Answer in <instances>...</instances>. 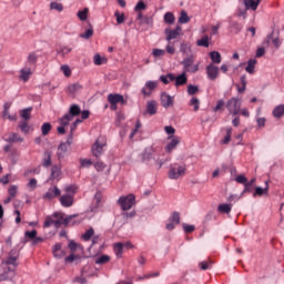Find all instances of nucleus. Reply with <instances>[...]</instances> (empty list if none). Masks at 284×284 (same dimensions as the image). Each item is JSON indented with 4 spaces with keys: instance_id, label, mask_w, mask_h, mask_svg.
Here are the masks:
<instances>
[{
    "instance_id": "412c9836",
    "label": "nucleus",
    "mask_w": 284,
    "mask_h": 284,
    "mask_svg": "<svg viewBox=\"0 0 284 284\" xmlns=\"http://www.w3.org/2000/svg\"><path fill=\"white\" fill-rule=\"evenodd\" d=\"M19 258V254L16 253L14 250L10 252V255L6 260L7 265H13V267H17L19 264L17 263V260Z\"/></svg>"
},
{
    "instance_id": "8fccbe9b",
    "label": "nucleus",
    "mask_w": 284,
    "mask_h": 284,
    "mask_svg": "<svg viewBox=\"0 0 284 284\" xmlns=\"http://www.w3.org/2000/svg\"><path fill=\"white\" fill-rule=\"evenodd\" d=\"M68 247L69 250H71V252H77V250H83V246L74 241H70Z\"/></svg>"
},
{
    "instance_id": "f3484780",
    "label": "nucleus",
    "mask_w": 284,
    "mask_h": 284,
    "mask_svg": "<svg viewBox=\"0 0 284 284\" xmlns=\"http://www.w3.org/2000/svg\"><path fill=\"white\" fill-rule=\"evenodd\" d=\"M77 216H79V214L68 215L64 217V220H54L53 225L57 230H59L61 225H70V221H72V219H77Z\"/></svg>"
},
{
    "instance_id": "774afa93",
    "label": "nucleus",
    "mask_w": 284,
    "mask_h": 284,
    "mask_svg": "<svg viewBox=\"0 0 284 284\" xmlns=\"http://www.w3.org/2000/svg\"><path fill=\"white\" fill-rule=\"evenodd\" d=\"M80 165L81 168H90V165H92V160L80 159Z\"/></svg>"
},
{
    "instance_id": "f03ea898",
    "label": "nucleus",
    "mask_w": 284,
    "mask_h": 284,
    "mask_svg": "<svg viewBox=\"0 0 284 284\" xmlns=\"http://www.w3.org/2000/svg\"><path fill=\"white\" fill-rule=\"evenodd\" d=\"M187 168L181 164H171L169 171V179L176 181V179H181V176H185Z\"/></svg>"
},
{
    "instance_id": "a878e982",
    "label": "nucleus",
    "mask_w": 284,
    "mask_h": 284,
    "mask_svg": "<svg viewBox=\"0 0 284 284\" xmlns=\"http://www.w3.org/2000/svg\"><path fill=\"white\" fill-rule=\"evenodd\" d=\"M103 196L100 192H97L93 199V203H97V206H90V212H98V210L101 207V201Z\"/></svg>"
},
{
    "instance_id": "338daca9",
    "label": "nucleus",
    "mask_w": 284,
    "mask_h": 284,
    "mask_svg": "<svg viewBox=\"0 0 284 284\" xmlns=\"http://www.w3.org/2000/svg\"><path fill=\"white\" fill-rule=\"evenodd\" d=\"M51 225H54V219H52V216H47L44 220L43 227H51Z\"/></svg>"
},
{
    "instance_id": "7c9ffc66",
    "label": "nucleus",
    "mask_w": 284,
    "mask_h": 284,
    "mask_svg": "<svg viewBox=\"0 0 284 284\" xmlns=\"http://www.w3.org/2000/svg\"><path fill=\"white\" fill-rule=\"evenodd\" d=\"M210 59L212 63L219 64L223 59L221 58V53L219 51H211L210 52Z\"/></svg>"
},
{
    "instance_id": "58836bf2",
    "label": "nucleus",
    "mask_w": 284,
    "mask_h": 284,
    "mask_svg": "<svg viewBox=\"0 0 284 284\" xmlns=\"http://www.w3.org/2000/svg\"><path fill=\"white\" fill-rule=\"evenodd\" d=\"M230 28H231V30H233V32H235V34H239V32H241V30H243V26H241V23H239L236 21H231Z\"/></svg>"
},
{
    "instance_id": "0e129e2a",
    "label": "nucleus",
    "mask_w": 284,
    "mask_h": 284,
    "mask_svg": "<svg viewBox=\"0 0 284 284\" xmlns=\"http://www.w3.org/2000/svg\"><path fill=\"white\" fill-rule=\"evenodd\" d=\"M196 92H199V88L194 84H189L187 94H190L192 97V95L196 94Z\"/></svg>"
},
{
    "instance_id": "09e8293b",
    "label": "nucleus",
    "mask_w": 284,
    "mask_h": 284,
    "mask_svg": "<svg viewBox=\"0 0 284 284\" xmlns=\"http://www.w3.org/2000/svg\"><path fill=\"white\" fill-rule=\"evenodd\" d=\"M93 236H94V229L90 227L84 232V234H82V240L90 241V239H92Z\"/></svg>"
},
{
    "instance_id": "cd10ccee",
    "label": "nucleus",
    "mask_w": 284,
    "mask_h": 284,
    "mask_svg": "<svg viewBox=\"0 0 284 284\" xmlns=\"http://www.w3.org/2000/svg\"><path fill=\"white\" fill-rule=\"evenodd\" d=\"M185 83H187V75L185 72H182L180 75L175 77V88L185 85Z\"/></svg>"
},
{
    "instance_id": "49530a36",
    "label": "nucleus",
    "mask_w": 284,
    "mask_h": 284,
    "mask_svg": "<svg viewBox=\"0 0 284 284\" xmlns=\"http://www.w3.org/2000/svg\"><path fill=\"white\" fill-rule=\"evenodd\" d=\"M114 17L116 19V24L118 26H121V23H125V13H121L119 11H115Z\"/></svg>"
},
{
    "instance_id": "e2e57ef3",
    "label": "nucleus",
    "mask_w": 284,
    "mask_h": 284,
    "mask_svg": "<svg viewBox=\"0 0 284 284\" xmlns=\"http://www.w3.org/2000/svg\"><path fill=\"white\" fill-rule=\"evenodd\" d=\"M170 221L171 223H175V225H179V223H181V216L179 215V212H173Z\"/></svg>"
},
{
    "instance_id": "864d4df0",
    "label": "nucleus",
    "mask_w": 284,
    "mask_h": 284,
    "mask_svg": "<svg viewBox=\"0 0 284 284\" xmlns=\"http://www.w3.org/2000/svg\"><path fill=\"white\" fill-rule=\"evenodd\" d=\"M94 34V30L92 27H90L85 32L80 34V39H91V37Z\"/></svg>"
},
{
    "instance_id": "bb28decb",
    "label": "nucleus",
    "mask_w": 284,
    "mask_h": 284,
    "mask_svg": "<svg viewBox=\"0 0 284 284\" xmlns=\"http://www.w3.org/2000/svg\"><path fill=\"white\" fill-rule=\"evenodd\" d=\"M274 119H281L284 116V104H278L273 109L272 112Z\"/></svg>"
},
{
    "instance_id": "a18cd8bd",
    "label": "nucleus",
    "mask_w": 284,
    "mask_h": 284,
    "mask_svg": "<svg viewBox=\"0 0 284 284\" xmlns=\"http://www.w3.org/2000/svg\"><path fill=\"white\" fill-rule=\"evenodd\" d=\"M30 112H32V106H29L27 109H23L20 112V116L24 119V121H30Z\"/></svg>"
},
{
    "instance_id": "393cba45",
    "label": "nucleus",
    "mask_w": 284,
    "mask_h": 284,
    "mask_svg": "<svg viewBox=\"0 0 284 284\" xmlns=\"http://www.w3.org/2000/svg\"><path fill=\"white\" fill-rule=\"evenodd\" d=\"M52 165V152L45 151L42 158V168H50Z\"/></svg>"
},
{
    "instance_id": "0eeeda50",
    "label": "nucleus",
    "mask_w": 284,
    "mask_h": 284,
    "mask_svg": "<svg viewBox=\"0 0 284 284\" xmlns=\"http://www.w3.org/2000/svg\"><path fill=\"white\" fill-rule=\"evenodd\" d=\"M181 63L185 73L191 72L194 74L195 72H199V63L194 64V55L184 58Z\"/></svg>"
},
{
    "instance_id": "6e6d98bb",
    "label": "nucleus",
    "mask_w": 284,
    "mask_h": 284,
    "mask_svg": "<svg viewBox=\"0 0 284 284\" xmlns=\"http://www.w3.org/2000/svg\"><path fill=\"white\" fill-rule=\"evenodd\" d=\"M9 192V196L11 199H16L17 197V193L19 192V187L17 185H11L8 190Z\"/></svg>"
},
{
    "instance_id": "bf43d9fd",
    "label": "nucleus",
    "mask_w": 284,
    "mask_h": 284,
    "mask_svg": "<svg viewBox=\"0 0 284 284\" xmlns=\"http://www.w3.org/2000/svg\"><path fill=\"white\" fill-rule=\"evenodd\" d=\"M19 128L21 132H24V134H28V132H30V125H28V121L26 120L20 122Z\"/></svg>"
},
{
    "instance_id": "9d476101",
    "label": "nucleus",
    "mask_w": 284,
    "mask_h": 284,
    "mask_svg": "<svg viewBox=\"0 0 284 284\" xmlns=\"http://www.w3.org/2000/svg\"><path fill=\"white\" fill-rule=\"evenodd\" d=\"M57 196H61V190H59L57 186H53V187H49V190L45 192L42 199L44 201H52Z\"/></svg>"
},
{
    "instance_id": "473e14b6",
    "label": "nucleus",
    "mask_w": 284,
    "mask_h": 284,
    "mask_svg": "<svg viewBox=\"0 0 284 284\" xmlns=\"http://www.w3.org/2000/svg\"><path fill=\"white\" fill-rule=\"evenodd\" d=\"M93 63H94L95 65H104V63H108V58L101 57V54L97 53V54L93 57Z\"/></svg>"
},
{
    "instance_id": "c9c22d12",
    "label": "nucleus",
    "mask_w": 284,
    "mask_h": 284,
    "mask_svg": "<svg viewBox=\"0 0 284 284\" xmlns=\"http://www.w3.org/2000/svg\"><path fill=\"white\" fill-rule=\"evenodd\" d=\"M196 44L200 48H210V37L204 36L200 40L196 41Z\"/></svg>"
},
{
    "instance_id": "c03bdc74",
    "label": "nucleus",
    "mask_w": 284,
    "mask_h": 284,
    "mask_svg": "<svg viewBox=\"0 0 284 284\" xmlns=\"http://www.w3.org/2000/svg\"><path fill=\"white\" fill-rule=\"evenodd\" d=\"M70 52H72V48L70 47H60L57 50V54H59L60 57H65V54H70Z\"/></svg>"
},
{
    "instance_id": "4c0bfd02",
    "label": "nucleus",
    "mask_w": 284,
    "mask_h": 284,
    "mask_svg": "<svg viewBox=\"0 0 284 284\" xmlns=\"http://www.w3.org/2000/svg\"><path fill=\"white\" fill-rule=\"evenodd\" d=\"M50 10H55V12H63V4L57 1H51Z\"/></svg>"
},
{
    "instance_id": "2eb2a0df",
    "label": "nucleus",
    "mask_w": 284,
    "mask_h": 284,
    "mask_svg": "<svg viewBox=\"0 0 284 284\" xmlns=\"http://www.w3.org/2000/svg\"><path fill=\"white\" fill-rule=\"evenodd\" d=\"M31 77H32V69L30 67L26 65L20 70L19 79L20 81H23V83H28Z\"/></svg>"
},
{
    "instance_id": "e433bc0d",
    "label": "nucleus",
    "mask_w": 284,
    "mask_h": 284,
    "mask_svg": "<svg viewBox=\"0 0 284 284\" xmlns=\"http://www.w3.org/2000/svg\"><path fill=\"white\" fill-rule=\"evenodd\" d=\"M8 272H10V275H8ZM8 272L0 275V281H12L14 278V271L8 268Z\"/></svg>"
},
{
    "instance_id": "4be33fe9",
    "label": "nucleus",
    "mask_w": 284,
    "mask_h": 284,
    "mask_svg": "<svg viewBox=\"0 0 284 284\" xmlns=\"http://www.w3.org/2000/svg\"><path fill=\"white\" fill-rule=\"evenodd\" d=\"M68 150H70V146L61 142L60 145L58 146V152H57L59 161H61V159H65V154H68Z\"/></svg>"
},
{
    "instance_id": "ddd939ff",
    "label": "nucleus",
    "mask_w": 284,
    "mask_h": 284,
    "mask_svg": "<svg viewBox=\"0 0 284 284\" xmlns=\"http://www.w3.org/2000/svg\"><path fill=\"white\" fill-rule=\"evenodd\" d=\"M168 139H171V141L166 144L165 152L170 154L172 151L176 150V145L181 143V138L169 136Z\"/></svg>"
},
{
    "instance_id": "603ef678",
    "label": "nucleus",
    "mask_w": 284,
    "mask_h": 284,
    "mask_svg": "<svg viewBox=\"0 0 284 284\" xmlns=\"http://www.w3.org/2000/svg\"><path fill=\"white\" fill-rule=\"evenodd\" d=\"M152 55L154 59H161V57H165V50L163 49H153Z\"/></svg>"
},
{
    "instance_id": "f257e3e1",
    "label": "nucleus",
    "mask_w": 284,
    "mask_h": 284,
    "mask_svg": "<svg viewBox=\"0 0 284 284\" xmlns=\"http://www.w3.org/2000/svg\"><path fill=\"white\" fill-rule=\"evenodd\" d=\"M105 150H108V140L105 136L100 135L91 148L92 155L95 156V159H101Z\"/></svg>"
},
{
    "instance_id": "a19ab883",
    "label": "nucleus",
    "mask_w": 284,
    "mask_h": 284,
    "mask_svg": "<svg viewBox=\"0 0 284 284\" xmlns=\"http://www.w3.org/2000/svg\"><path fill=\"white\" fill-rule=\"evenodd\" d=\"M110 262L109 255H101L95 258V265H105V263Z\"/></svg>"
},
{
    "instance_id": "ea45409f",
    "label": "nucleus",
    "mask_w": 284,
    "mask_h": 284,
    "mask_svg": "<svg viewBox=\"0 0 284 284\" xmlns=\"http://www.w3.org/2000/svg\"><path fill=\"white\" fill-rule=\"evenodd\" d=\"M51 130H52V124H50V122H45L41 126V133L43 136H48Z\"/></svg>"
},
{
    "instance_id": "69168bd1",
    "label": "nucleus",
    "mask_w": 284,
    "mask_h": 284,
    "mask_svg": "<svg viewBox=\"0 0 284 284\" xmlns=\"http://www.w3.org/2000/svg\"><path fill=\"white\" fill-rule=\"evenodd\" d=\"M63 245L61 243H57L53 248H52V254L53 256H58V257H61V255H59V252L61 250Z\"/></svg>"
},
{
    "instance_id": "6e6552de",
    "label": "nucleus",
    "mask_w": 284,
    "mask_h": 284,
    "mask_svg": "<svg viewBox=\"0 0 284 284\" xmlns=\"http://www.w3.org/2000/svg\"><path fill=\"white\" fill-rule=\"evenodd\" d=\"M156 88H159V82L149 80V81L145 82L141 92L143 94V97H151L152 92H154V90H156Z\"/></svg>"
},
{
    "instance_id": "f704fd0d",
    "label": "nucleus",
    "mask_w": 284,
    "mask_h": 284,
    "mask_svg": "<svg viewBox=\"0 0 284 284\" xmlns=\"http://www.w3.org/2000/svg\"><path fill=\"white\" fill-rule=\"evenodd\" d=\"M37 61H39V55L34 52L29 53L27 57V65H36Z\"/></svg>"
},
{
    "instance_id": "7ed1b4c3",
    "label": "nucleus",
    "mask_w": 284,
    "mask_h": 284,
    "mask_svg": "<svg viewBox=\"0 0 284 284\" xmlns=\"http://www.w3.org/2000/svg\"><path fill=\"white\" fill-rule=\"evenodd\" d=\"M241 99L239 98H231L227 102H226V110L229 111L230 114H232V116H236L237 114H241Z\"/></svg>"
},
{
    "instance_id": "c756f323",
    "label": "nucleus",
    "mask_w": 284,
    "mask_h": 284,
    "mask_svg": "<svg viewBox=\"0 0 284 284\" xmlns=\"http://www.w3.org/2000/svg\"><path fill=\"white\" fill-rule=\"evenodd\" d=\"M4 141L7 143H21L23 139L19 136V133H11Z\"/></svg>"
},
{
    "instance_id": "2f4dec72",
    "label": "nucleus",
    "mask_w": 284,
    "mask_h": 284,
    "mask_svg": "<svg viewBox=\"0 0 284 284\" xmlns=\"http://www.w3.org/2000/svg\"><path fill=\"white\" fill-rule=\"evenodd\" d=\"M217 212H220V214H230V212H232V206L227 203L220 204L217 206Z\"/></svg>"
},
{
    "instance_id": "4468645a",
    "label": "nucleus",
    "mask_w": 284,
    "mask_h": 284,
    "mask_svg": "<svg viewBox=\"0 0 284 284\" xmlns=\"http://www.w3.org/2000/svg\"><path fill=\"white\" fill-rule=\"evenodd\" d=\"M62 207H72L74 205V195L64 194L60 196Z\"/></svg>"
},
{
    "instance_id": "5701e85b",
    "label": "nucleus",
    "mask_w": 284,
    "mask_h": 284,
    "mask_svg": "<svg viewBox=\"0 0 284 284\" xmlns=\"http://www.w3.org/2000/svg\"><path fill=\"white\" fill-rule=\"evenodd\" d=\"M246 10H257L261 4V0H243Z\"/></svg>"
},
{
    "instance_id": "680f3d73",
    "label": "nucleus",
    "mask_w": 284,
    "mask_h": 284,
    "mask_svg": "<svg viewBox=\"0 0 284 284\" xmlns=\"http://www.w3.org/2000/svg\"><path fill=\"white\" fill-rule=\"evenodd\" d=\"M221 22H217L215 26L211 27V37H216L219 34V30H221Z\"/></svg>"
},
{
    "instance_id": "052dcab7",
    "label": "nucleus",
    "mask_w": 284,
    "mask_h": 284,
    "mask_svg": "<svg viewBox=\"0 0 284 284\" xmlns=\"http://www.w3.org/2000/svg\"><path fill=\"white\" fill-rule=\"evenodd\" d=\"M190 105H193L194 112H199L201 101L197 98H192L191 101H190Z\"/></svg>"
},
{
    "instance_id": "37998d69",
    "label": "nucleus",
    "mask_w": 284,
    "mask_h": 284,
    "mask_svg": "<svg viewBox=\"0 0 284 284\" xmlns=\"http://www.w3.org/2000/svg\"><path fill=\"white\" fill-rule=\"evenodd\" d=\"M179 23L185 24V23H190V16H187L186 11H181L180 13V18H179Z\"/></svg>"
},
{
    "instance_id": "a211bd4d",
    "label": "nucleus",
    "mask_w": 284,
    "mask_h": 284,
    "mask_svg": "<svg viewBox=\"0 0 284 284\" xmlns=\"http://www.w3.org/2000/svg\"><path fill=\"white\" fill-rule=\"evenodd\" d=\"M108 101L110 105H116V103H125V99L123 98V95L119 93H115V94L110 93L108 95Z\"/></svg>"
},
{
    "instance_id": "4d7b16f0",
    "label": "nucleus",
    "mask_w": 284,
    "mask_h": 284,
    "mask_svg": "<svg viewBox=\"0 0 284 284\" xmlns=\"http://www.w3.org/2000/svg\"><path fill=\"white\" fill-rule=\"evenodd\" d=\"M165 50L168 54H174L176 52V48L174 47V42L170 41L168 42Z\"/></svg>"
},
{
    "instance_id": "3c124183",
    "label": "nucleus",
    "mask_w": 284,
    "mask_h": 284,
    "mask_svg": "<svg viewBox=\"0 0 284 284\" xmlns=\"http://www.w3.org/2000/svg\"><path fill=\"white\" fill-rule=\"evenodd\" d=\"M88 12H89L88 8H84L82 11H78V19H80V21H87Z\"/></svg>"
},
{
    "instance_id": "aec40b11",
    "label": "nucleus",
    "mask_w": 284,
    "mask_h": 284,
    "mask_svg": "<svg viewBox=\"0 0 284 284\" xmlns=\"http://www.w3.org/2000/svg\"><path fill=\"white\" fill-rule=\"evenodd\" d=\"M256 63H258V61H256V59H250L246 62L245 72H247V74H255Z\"/></svg>"
},
{
    "instance_id": "5fc2aeb1",
    "label": "nucleus",
    "mask_w": 284,
    "mask_h": 284,
    "mask_svg": "<svg viewBox=\"0 0 284 284\" xmlns=\"http://www.w3.org/2000/svg\"><path fill=\"white\" fill-rule=\"evenodd\" d=\"M61 72H63L64 77H71L72 75V70L70 69V65L68 64H62L60 67Z\"/></svg>"
},
{
    "instance_id": "13d9d810",
    "label": "nucleus",
    "mask_w": 284,
    "mask_h": 284,
    "mask_svg": "<svg viewBox=\"0 0 284 284\" xmlns=\"http://www.w3.org/2000/svg\"><path fill=\"white\" fill-rule=\"evenodd\" d=\"M64 192H67V194H70L71 196H74V194H77V186L75 185H67V186H64Z\"/></svg>"
},
{
    "instance_id": "79ce46f5",
    "label": "nucleus",
    "mask_w": 284,
    "mask_h": 284,
    "mask_svg": "<svg viewBox=\"0 0 284 284\" xmlns=\"http://www.w3.org/2000/svg\"><path fill=\"white\" fill-rule=\"evenodd\" d=\"M232 141V128H226V135L221 141L223 145H227Z\"/></svg>"
},
{
    "instance_id": "b1692460",
    "label": "nucleus",
    "mask_w": 284,
    "mask_h": 284,
    "mask_svg": "<svg viewBox=\"0 0 284 284\" xmlns=\"http://www.w3.org/2000/svg\"><path fill=\"white\" fill-rule=\"evenodd\" d=\"M270 192V182L265 181V187L256 186L253 196H263V194H267Z\"/></svg>"
},
{
    "instance_id": "20e7f679",
    "label": "nucleus",
    "mask_w": 284,
    "mask_h": 284,
    "mask_svg": "<svg viewBox=\"0 0 284 284\" xmlns=\"http://www.w3.org/2000/svg\"><path fill=\"white\" fill-rule=\"evenodd\" d=\"M79 114H81V108L78 104H72L69 109V113L61 119V125H69L70 121H72L74 116H79Z\"/></svg>"
},
{
    "instance_id": "de8ad7c7",
    "label": "nucleus",
    "mask_w": 284,
    "mask_h": 284,
    "mask_svg": "<svg viewBox=\"0 0 284 284\" xmlns=\"http://www.w3.org/2000/svg\"><path fill=\"white\" fill-rule=\"evenodd\" d=\"M192 51V45L190 43H185L182 42L180 45V52H182V54H187V52Z\"/></svg>"
},
{
    "instance_id": "39448f33",
    "label": "nucleus",
    "mask_w": 284,
    "mask_h": 284,
    "mask_svg": "<svg viewBox=\"0 0 284 284\" xmlns=\"http://www.w3.org/2000/svg\"><path fill=\"white\" fill-rule=\"evenodd\" d=\"M120 207L125 212L128 210H132V205L136 203V196L134 194H129L126 196H120L118 200Z\"/></svg>"
},
{
    "instance_id": "72a5a7b5",
    "label": "nucleus",
    "mask_w": 284,
    "mask_h": 284,
    "mask_svg": "<svg viewBox=\"0 0 284 284\" xmlns=\"http://www.w3.org/2000/svg\"><path fill=\"white\" fill-rule=\"evenodd\" d=\"M174 21H176V17H174V13L169 11L164 14V23H166V26H172Z\"/></svg>"
},
{
    "instance_id": "423d86ee",
    "label": "nucleus",
    "mask_w": 284,
    "mask_h": 284,
    "mask_svg": "<svg viewBox=\"0 0 284 284\" xmlns=\"http://www.w3.org/2000/svg\"><path fill=\"white\" fill-rule=\"evenodd\" d=\"M140 163H144V165H152V161H154V149L152 146H148L139 154Z\"/></svg>"
},
{
    "instance_id": "6ab92c4d",
    "label": "nucleus",
    "mask_w": 284,
    "mask_h": 284,
    "mask_svg": "<svg viewBox=\"0 0 284 284\" xmlns=\"http://www.w3.org/2000/svg\"><path fill=\"white\" fill-rule=\"evenodd\" d=\"M159 104L156 103L155 100H151L146 102V114H150V116H154L159 110Z\"/></svg>"
},
{
    "instance_id": "f8f14e48",
    "label": "nucleus",
    "mask_w": 284,
    "mask_h": 284,
    "mask_svg": "<svg viewBox=\"0 0 284 284\" xmlns=\"http://www.w3.org/2000/svg\"><path fill=\"white\" fill-rule=\"evenodd\" d=\"M161 104L165 109L172 108L174 105V98H172L168 92H162L161 93Z\"/></svg>"
},
{
    "instance_id": "9b49d317",
    "label": "nucleus",
    "mask_w": 284,
    "mask_h": 284,
    "mask_svg": "<svg viewBox=\"0 0 284 284\" xmlns=\"http://www.w3.org/2000/svg\"><path fill=\"white\" fill-rule=\"evenodd\" d=\"M62 174L63 173L61 172V166L53 165L51 168V174H50L49 181H53L55 183H59V180L61 179Z\"/></svg>"
},
{
    "instance_id": "1a4fd4ad",
    "label": "nucleus",
    "mask_w": 284,
    "mask_h": 284,
    "mask_svg": "<svg viewBox=\"0 0 284 284\" xmlns=\"http://www.w3.org/2000/svg\"><path fill=\"white\" fill-rule=\"evenodd\" d=\"M220 74V69L216 64L210 63L206 65V77L210 81H216V78Z\"/></svg>"
},
{
    "instance_id": "c85d7f7f",
    "label": "nucleus",
    "mask_w": 284,
    "mask_h": 284,
    "mask_svg": "<svg viewBox=\"0 0 284 284\" xmlns=\"http://www.w3.org/2000/svg\"><path fill=\"white\" fill-rule=\"evenodd\" d=\"M113 252L116 258H121L123 256V243L118 242L113 244Z\"/></svg>"
},
{
    "instance_id": "dca6fc26",
    "label": "nucleus",
    "mask_w": 284,
    "mask_h": 284,
    "mask_svg": "<svg viewBox=\"0 0 284 284\" xmlns=\"http://www.w3.org/2000/svg\"><path fill=\"white\" fill-rule=\"evenodd\" d=\"M181 27L178 26L175 29H165V36H166V41L170 42L173 39H176L179 34H181Z\"/></svg>"
}]
</instances>
